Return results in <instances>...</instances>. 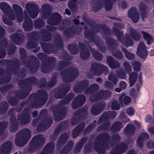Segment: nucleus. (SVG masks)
I'll return each instance as SVG.
<instances>
[{"label":"nucleus","instance_id":"nucleus-1","mask_svg":"<svg viewBox=\"0 0 154 154\" xmlns=\"http://www.w3.org/2000/svg\"><path fill=\"white\" fill-rule=\"evenodd\" d=\"M136 11L135 8H132L130 9L128 13V17L132 19L133 22L134 23H136L138 20V15H136Z\"/></svg>","mask_w":154,"mask_h":154},{"label":"nucleus","instance_id":"nucleus-2","mask_svg":"<svg viewBox=\"0 0 154 154\" xmlns=\"http://www.w3.org/2000/svg\"><path fill=\"white\" fill-rule=\"evenodd\" d=\"M137 54L142 57L143 55L146 54V48L143 43H141L139 45L137 48Z\"/></svg>","mask_w":154,"mask_h":154},{"label":"nucleus","instance_id":"nucleus-3","mask_svg":"<svg viewBox=\"0 0 154 154\" xmlns=\"http://www.w3.org/2000/svg\"><path fill=\"white\" fill-rule=\"evenodd\" d=\"M138 75L136 73H132L129 76V83L131 86H132L134 84L137 80Z\"/></svg>","mask_w":154,"mask_h":154},{"label":"nucleus","instance_id":"nucleus-4","mask_svg":"<svg viewBox=\"0 0 154 154\" xmlns=\"http://www.w3.org/2000/svg\"><path fill=\"white\" fill-rule=\"evenodd\" d=\"M122 99H123L124 103L126 104H129L131 101L130 98L126 96L125 94H123L119 97V99L120 101H121Z\"/></svg>","mask_w":154,"mask_h":154},{"label":"nucleus","instance_id":"nucleus-5","mask_svg":"<svg viewBox=\"0 0 154 154\" xmlns=\"http://www.w3.org/2000/svg\"><path fill=\"white\" fill-rule=\"evenodd\" d=\"M11 146V142H8L7 143H5L0 148V154H2V152H4L6 151L9 147Z\"/></svg>","mask_w":154,"mask_h":154},{"label":"nucleus","instance_id":"nucleus-6","mask_svg":"<svg viewBox=\"0 0 154 154\" xmlns=\"http://www.w3.org/2000/svg\"><path fill=\"white\" fill-rule=\"evenodd\" d=\"M143 34L144 38L146 40H147V44L148 45H149L151 44V42L152 41V40L151 38V37L147 33L143 32Z\"/></svg>","mask_w":154,"mask_h":154},{"label":"nucleus","instance_id":"nucleus-7","mask_svg":"<svg viewBox=\"0 0 154 154\" xmlns=\"http://www.w3.org/2000/svg\"><path fill=\"white\" fill-rule=\"evenodd\" d=\"M134 69L137 71L140 69V64L139 62H133L132 63Z\"/></svg>","mask_w":154,"mask_h":154},{"label":"nucleus","instance_id":"nucleus-8","mask_svg":"<svg viewBox=\"0 0 154 154\" xmlns=\"http://www.w3.org/2000/svg\"><path fill=\"white\" fill-rule=\"evenodd\" d=\"M124 66L128 72L131 71V67L128 62H125L124 64Z\"/></svg>","mask_w":154,"mask_h":154},{"label":"nucleus","instance_id":"nucleus-9","mask_svg":"<svg viewBox=\"0 0 154 154\" xmlns=\"http://www.w3.org/2000/svg\"><path fill=\"white\" fill-rule=\"evenodd\" d=\"M127 113L129 115L132 116L134 114V110L132 108H128L126 111Z\"/></svg>","mask_w":154,"mask_h":154},{"label":"nucleus","instance_id":"nucleus-10","mask_svg":"<svg viewBox=\"0 0 154 154\" xmlns=\"http://www.w3.org/2000/svg\"><path fill=\"white\" fill-rule=\"evenodd\" d=\"M117 103V102L116 101L113 102L112 106V109L117 110L119 109V106Z\"/></svg>","mask_w":154,"mask_h":154},{"label":"nucleus","instance_id":"nucleus-11","mask_svg":"<svg viewBox=\"0 0 154 154\" xmlns=\"http://www.w3.org/2000/svg\"><path fill=\"white\" fill-rule=\"evenodd\" d=\"M8 5L5 3H2L0 5V8L2 11L4 12L6 8Z\"/></svg>","mask_w":154,"mask_h":154},{"label":"nucleus","instance_id":"nucleus-12","mask_svg":"<svg viewBox=\"0 0 154 154\" xmlns=\"http://www.w3.org/2000/svg\"><path fill=\"white\" fill-rule=\"evenodd\" d=\"M126 56L130 60L132 59L134 57V55L131 53H127Z\"/></svg>","mask_w":154,"mask_h":154},{"label":"nucleus","instance_id":"nucleus-13","mask_svg":"<svg viewBox=\"0 0 154 154\" xmlns=\"http://www.w3.org/2000/svg\"><path fill=\"white\" fill-rule=\"evenodd\" d=\"M120 88L122 90H124L126 88V84L124 82H122L120 83Z\"/></svg>","mask_w":154,"mask_h":154},{"label":"nucleus","instance_id":"nucleus-14","mask_svg":"<svg viewBox=\"0 0 154 154\" xmlns=\"http://www.w3.org/2000/svg\"><path fill=\"white\" fill-rule=\"evenodd\" d=\"M13 8L14 10L16 11H20L21 10V8L20 6L17 5H13Z\"/></svg>","mask_w":154,"mask_h":154},{"label":"nucleus","instance_id":"nucleus-15","mask_svg":"<svg viewBox=\"0 0 154 154\" xmlns=\"http://www.w3.org/2000/svg\"><path fill=\"white\" fill-rule=\"evenodd\" d=\"M85 56H84L83 54L82 53H81V54L80 56H81V57L83 59H85L87 57H88L89 56V54L88 53H86V54H85Z\"/></svg>","mask_w":154,"mask_h":154},{"label":"nucleus","instance_id":"nucleus-16","mask_svg":"<svg viewBox=\"0 0 154 154\" xmlns=\"http://www.w3.org/2000/svg\"><path fill=\"white\" fill-rule=\"evenodd\" d=\"M145 120L147 122H151V118L149 116H147Z\"/></svg>","mask_w":154,"mask_h":154},{"label":"nucleus","instance_id":"nucleus-17","mask_svg":"<svg viewBox=\"0 0 154 154\" xmlns=\"http://www.w3.org/2000/svg\"><path fill=\"white\" fill-rule=\"evenodd\" d=\"M149 131L152 135L154 134V129L153 128H149Z\"/></svg>","mask_w":154,"mask_h":154},{"label":"nucleus","instance_id":"nucleus-18","mask_svg":"<svg viewBox=\"0 0 154 154\" xmlns=\"http://www.w3.org/2000/svg\"><path fill=\"white\" fill-rule=\"evenodd\" d=\"M16 143L17 145L20 146H22L23 145V144H20V143H19L18 141L17 140H16Z\"/></svg>","mask_w":154,"mask_h":154},{"label":"nucleus","instance_id":"nucleus-19","mask_svg":"<svg viewBox=\"0 0 154 154\" xmlns=\"http://www.w3.org/2000/svg\"><path fill=\"white\" fill-rule=\"evenodd\" d=\"M150 55L151 56L154 55V50L152 49L151 50L150 53Z\"/></svg>","mask_w":154,"mask_h":154},{"label":"nucleus","instance_id":"nucleus-20","mask_svg":"<svg viewBox=\"0 0 154 154\" xmlns=\"http://www.w3.org/2000/svg\"><path fill=\"white\" fill-rule=\"evenodd\" d=\"M38 115V113L37 112H34L33 113V117H35Z\"/></svg>","mask_w":154,"mask_h":154},{"label":"nucleus","instance_id":"nucleus-21","mask_svg":"<svg viewBox=\"0 0 154 154\" xmlns=\"http://www.w3.org/2000/svg\"><path fill=\"white\" fill-rule=\"evenodd\" d=\"M105 9L107 11H109L111 8V6H109V8H108L107 6H106L105 7Z\"/></svg>","mask_w":154,"mask_h":154},{"label":"nucleus","instance_id":"nucleus-22","mask_svg":"<svg viewBox=\"0 0 154 154\" xmlns=\"http://www.w3.org/2000/svg\"><path fill=\"white\" fill-rule=\"evenodd\" d=\"M66 13L68 15L70 14V12L69 11L68 9H66L65 11Z\"/></svg>","mask_w":154,"mask_h":154},{"label":"nucleus","instance_id":"nucleus-23","mask_svg":"<svg viewBox=\"0 0 154 154\" xmlns=\"http://www.w3.org/2000/svg\"><path fill=\"white\" fill-rule=\"evenodd\" d=\"M121 90H122L121 88L120 89L119 88H117L116 89L115 91L117 92H119L121 91Z\"/></svg>","mask_w":154,"mask_h":154},{"label":"nucleus","instance_id":"nucleus-24","mask_svg":"<svg viewBox=\"0 0 154 154\" xmlns=\"http://www.w3.org/2000/svg\"><path fill=\"white\" fill-rule=\"evenodd\" d=\"M74 22L76 24L78 23L79 22V20H74Z\"/></svg>","mask_w":154,"mask_h":154},{"label":"nucleus","instance_id":"nucleus-25","mask_svg":"<svg viewBox=\"0 0 154 154\" xmlns=\"http://www.w3.org/2000/svg\"><path fill=\"white\" fill-rule=\"evenodd\" d=\"M109 78L110 80H111L112 81H113L112 79V76H111L110 75H109Z\"/></svg>","mask_w":154,"mask_h":154},{"label":"nucleus","instance_id":"nucleus-26","mask_svg":"<svg viewBox=\"0 0 154 154\" xmlns=\"http://www.w3.org/2000/svg\"><path fill=\"white\" fill-rule=\"evenodd\" d=\"M119 77L122 79H124L126 78V77L125 75L123 76H122L121 75H119Z\"/></svg>","mask_w":154,"mask_h":154},{"label":"nucleus","instance_id":"nucleus-27","mask_svg":"<svg viewBox=\"0 0 154 154\" xmlns=\"http://www.w3.org/2000/svg\"><path fill=\"white\" fill-rule=\"evenodd\" d=\"M93 86H95L96 88L98 87V85L96 84H94L93 85Z\"/></svg>","mask_w":154,"mask_h":154},{"label":"nucleus","instance_id":"nucleus-28","mask_svg":"<svg viewBox=\"0 0 154 154\" xmlns=\"http://www.w3.org/2000/svg\"><path fill=\"white\" fill-rule=\"evenodd\" d=\"M134 89H132L131 90V92L133 93L134 92Z\"/></svg>","mask_w":154,"mask_h":154},{"label":"nucleus","instance_id":"nucleus-29","mask_svg":"<svg viewBox=\"0 0 154 154\" xmlns=\"http://www.w3.org/2000/svg\"><path fill=\"white\" fill-rule=\"evenodd\" d=\"M136 123H137V125L139 126V125H140V123L139 122H136Z\"/></svg>","mask_w":154,"mask_h":154},{"label":"nucleus","instance_id":"nucleus-30","mask_svg":"<svg viewBox=\"0 0 154 154\" xmlns=\"http://www.w3.org/2000/svg\"><path fill=\"white\" fill-rule=\"evenodd\" d=\"M70 3H71L70 1H69V3H68V5H69V7H70Z\"/></svg>","mask_w":154,"mask_h":154},{"label":"nucleus","instance_id":"nucleus-31","mask_svg":"<svg viewBox=\"0 0 154 154\" xmlns=\"http://www.w3.org/2000/svg\"><path fill=\"white\" fill-rule=\"evenodd\" d=\"M3 22L4 23H6V21H5L4 19H3Z\"/></svg>","mask_w":154,"mask_h":154},{"label":"nucleus","instance_id":"nucleus-32","mask_svg":"<svg viewBox=\"0 0 154 154\" xmlns=\"http://www.w3.org/2000/svg\"><path fill=\"white\" fill-rule=\"evenodd\" d=\"M99 80H100V79H97V81H99Z\"/></svg>","mask_w":154,"mask_h":154},{"label":"nucleus","instance_id":"nucleus-33","mask_svg":"<svg viewBox=\"0 0 154 154\" xmlns=\"http://www.w3.org/2000/svg\"><path fill=\"white\" fill-rule=\"evenodd\" d=\"M31 17H32V18H35V17H32V16H31Z\"/></svg>","mask_w":154,"mask_h":154},{"label":"nucleus","instance_id":"nucleus-34","mask_svg":"<svg viewBox=\"0 0 154 154\" xmlns=\"http://www.w3.org/2000/svg\"><path fill=\"white\" fill-rule=\"evenodd\" d=\"M81 23H82V24H83V22H82Z\"/></svg>","mask_w":154,"mask_h":154},{"label":"nucleus","instance_id":"nucleus-35","mask_svg":"<svg viewBox=\"0 0 154 154\" xmlns=\"http://www.w3.org/2000/svg\"><path fill=\"white\" fill-rule=\"evenodd\" d=\"M152 153H153V152H151L150 153V154H151Z\"/></svg>","mask_w":154,"mask_h":154},{"label":"nucleus","instance_id":"nucleus-36","mask_svg":"<svg viewBox=\"0 0 154 154\" xmlns=\"http://www.w3.org/2000/svg\"><path fill=\"white\" fill-rule=\"evenodd\" d=\"M141 75H140V76H140V77H141Z\"/></svg>","mask_w":154,"mask_h":154},{"label":"nucleus","instance_id":"nucleus-37","mask_svg":"<svg viewBox=\"0 0 154 154\" xmlns=\"http://www.w3.org/2000/svg\"><path fill=\"white\" fill-rule=\"evenodd\" d=\"M116 82H117V80H116Z\"/></svg>","mask_w":154,"mask_h":154}]
</instances>
